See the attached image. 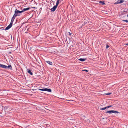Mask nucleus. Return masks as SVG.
Wrapping results in <instances>:
<instances>
[{
    "mask_svg": "<svg viewBox=\"0 0 128 128\" xmlns=\"http://www.w3.org/2000/svg\"><path fill=\"white\" fill-rule=\"evenodd\" d=\"M14 15L13 17L12 18V20L11 21V22L10 23V25L8 26L6 28L5 30H9L11 27H12L13 22H14V21L16 17Z\"/></svg>",
    "mask_w": 128,
    "mask_h": 128,
    "instance_id": "f257e3e1",
    "label": "nucleus"
},
{
    "mask_svg": "<svg viewBox=\"0 0 128 128\" xmlns=\"http://www.w3.org/2000/svg\"><path fill=\"white\" fill-rule=\"evenodd\" d=\"M59 2L60 0H57L56 5L50 10L52 12H54L56 10L58 5L59 4Z\"/></svg>",
    "mask_w": 128,
    "mask_h": 128,
    "instance_id": "f03ea898",
    "label": "nucleus"
},
{
    "mask_svg": "<svg viewBox=\"0 0 128 128\" xmlns=\"http://www.w3.org/2000/svg\"><path fill=\"white\" fill-rule=\"evenodd\" d=\"M15 14L14 15L16 17L17 16H20V14L22 13V11H20L16 9L14 12Z\"/></svg>",
    "mask_w": 128,
    "mask_h": 128,
    "instance_id": "7ed1b4c3",
    "label": "nucleus"
},
{
    "mask_svg": "<svg viewBox=\"0 0 128 128\" xmlns=\"http://www.w3.org/2000/svg\"><path fill=\"white\" fill-rule=\"evenodd\" d=\"M0 67L4 68L7 69L8 68H10L12 70V67L11 65H9L8 66H7L5 65L2 64H0Z\"/></svg>",
    "mask_w": 128,
    "mask_h": 128,
    "instance_id": "20e7f679",
    "label": "nucleus"
},
{
    "mask_svg": "<svg viewBox=\"0 0 128 128\" xmlns=\"http://www.w3.org/2000/svg\"><path fill=\"white\" fill-rule=\"evenodd\" d=\"M124 0H118L114 4H116L122 3L124 1Z\"/></svg>",
    "mask_w": 128,
    "mask_h": 128,
    "instance_id": "39448f33",
    "label": "nucleus"
},
{
    "mask_svg": "<svg viewBox=\"0 0 128 128\" xmlns=\"http://www.w3.org/2000/svg\"><path fill=\"white\" fill-rule=\"evenodd\" d=\"M30 8H24L23 9V10H22V12H25L26 11L28 10H30Z\"/></svg>",
    "mask_w": 128,
    "mask_h": 128,
    "instance_id": "423d86ee",
    "label": "nucleus"
},
{
    "mask_svg": "<svg viewBox=\"0 0 128 128\" xmlns=\"http://www.w3.org/2000/svg\"><path fill=\"white\" fill-rule=\"evenodd\" d=\"M45 91L51 92L52 90L50 89L45 88Z\"/></svg>",
    "mask_w": 128,
    "mask_h": 128,
    "instance_id": "0eeeda50",
    "label": "nucleus"
},
{
    "mask_svg": "<svg viewBox=\"0 0 128 128\" xmlns=\"http://www.w3.org/2000/svg\"><path fill=\"white\" fill-rule=\"evenodd\" d=\"M112 113H114V114H116V113H119V112L116 111H114V110H112Z\"/></svg>",
    "mask_w": 128,
    "mask_h": 128,
    "instance_id": "6e6552de",
    "label": "nucleus"
},
{
    "mask_svg": "<svg viewBox=\"0 0 128 128\" xmlns=\"http://www.w3.org/2000/svg\"><path fill=\"white\" fill-rule=\"evenodd\" d=\"M101 4V5H104L105 4L104 2L102 1H100L99 2Z\"/></svg>",
    "mask_w": 128,
    "mask_h": 128,
    "instance_id": "1a4fd4ad",
    "label": "nucleus"
},
{
    "mask_svg": "<svg viewBox=\"0 0 128 128\" xmlns=\"http://www.w3.org/2000/svg\"><path fill=\"white\" fill-rule=\"evenodd\" d=\"M28 73L30 74L31 75H32L33 74L32 73V71L30 70H28Z\"/></svg>",
    "mask_w": 128,
    "mask_h": 128,
    "instance_id": "9d476101",
    "label": "nucleus"
},
{
    "mask_svg": "<svg viewBox=\"0 0 128 128\" xmlns=\"http://www.w3.org/2000/svg\"><path fill=\"white\" fill-rule=\"evenodd\" d=\"M46 62L50 65H52V62L50 61H47Z\"/></svg>",
    "mask_w": 128,
    "mask_h": 128,
    "instance_id": "9b49d317",
    "label": "nucleus"
},
{
    "mask_svg": "<svg viewBox=\"0 0 128 128\" xmlns=\"http://www.w3.org/2000/svg\"><path fill=\"white\" fill-rule=\"evenodd\" d=\"M78 60L82 62H84L86 60L83 58H80Z\"/></svg>",
    "mask_w": 128,
    "mask_h": 128,
    "instance_id": "f8f14e48",
    "label": "nucleus"
},
{
    "mask_svg": "<svg viewBox=\"0 0 128 128\" xmlns=\"http://www.w3.org/2000/svg\"><path fill=\"white\" fill-rule=\"evenodd\" d=\"M112 110L110 111H108L106 112V113H109L110 114H112Z\"/></svg>",
    "mask_w": 128,
    "mask_h": 128,
    "instance_id": "ddd939ff",
    "label": "nucleus"
},
{
    "mask_svg": "<svg viewBox=\"0 0 128 128\" xmlns=\"http://www.w3.org/2000/svg\"><path fill=\"white\" fill-rule=\"evenodd\" d=\"M45 88H43L42 89H40L39 90L42 91H45Z\"/></svg>",
    "mask_w": 128,
    "mask_h": 128,
    "instance_id": "4468645a",
    "label": "nucleus"
},
{
    "mask_svg": "<svg viewBox=\"0 0 128 128\" xmlns=\"http://www.w3.org/2000/svg\"><path fill=\"white\" fill-rule=\"evenodd\" d=\"M109 47V46L107 44H106V49L108 48Z\"/></svg>",
    "mask_w": 128,
    "mask_h": 128,
    "instance_id": "2eb2a0df",
    "label": "nucleus"
},
{
    "mask_svg": "<svg viewBox=\"0 0 128 128\" xmlns=\"http://www.w3.org/2000/svg\"><path fill=\"white\" fill-rule=\"evenodd\" d=\"M123 21L126 22L127 23L128 22V20H123Z\"/></svg>",
    "mask_w": 128,
    "mask_h": 128,
    "instance_id": "dca6fc26",
    "label": "nucleus"
},
{
    "mask_svg": "<svg viewBox=\"0 0 128 128\" xmlns=\"http://www.w3.org/2000/svg\"><path fill=\"white\" fill-rule=\"evenodd\" d=\"M111 94H112V93H107V94H106L107 95H110Z\"/></svg>",
    "mask_w": 128,
    "mask_h": 128,
    "instance_id": "f3484780",
    "label": "nucleus"
},
{
    "mask_svg": "<svg viewBox=\"0 0 128 128\" xmlns=\"http://www.w3.org/2000/svg\"><path fill=\"white\" fill-rule=\"evenodd\" d=\"M83 71H85V72H88V70H83Z\"/></svg>",
    "mask_w": 128,
    "mask_h": 128,
    "instance_id": "a211bd4d",
    "label": "nucleus"
},
{
    "mask_svg": "<svg viewBox=\"0 0 128 128\" xmlns=\"http://www.w3.org/2000/svg\"><path fill=\"white\" fill-rule=\"evenodd\" d=\"M101 110H104V108H101L100 109Z\"/></svg>",
    "mask_w": 128,
    "mask_h": 128,
    "instance_id": "6ab92c4d",
    "label": "nucleus"
},
{
    "mask_svg": "<svg viewBox=\"0 0 128 128\" xmlns=\"http://www.w3.org/2000/svg\"><path fill=\"white\" fill-rule=\"evenodd\" d=\"M106 107L107 108H110V106H107Z\"/></svg>",
    "mask_w": 128,
    "mask_h": 128,
    "instance_id": "aec40b11",
    "label": "nucleus"
},
{
    "mask_svg": "<svg viewBox=\"0 0 128 128\" xmlns=\"http://www.w3.org/2000/svg\"><path fill=\"white\" fill-rule=\"evenodd\" d=\"M69 35L70 36H71L72 35V33H70V32H69Z\"/></svg>",
    "mask_w": 128,
    "mask_h": 128,
    "instance_id": "412c9836",
    "label": "nucleus"
},
{
    "mask_svg": "<svg viewBox=\"0 0 128 128\" xmlns=\"http://www.w3.org/2000/svg\"><path fill=\"white\" fill-rule=\"evenodd\" d=\"M104 108V110L107 109L106 108V107Z\"/></svg>",
    "mask_w": 128,
    "mask_h": 128,
    "instance_id": "4be33fe9",
    "label": "nucleus"
},
{
    "mask_svg": "<svg viewBox=\"0 0 128 128\" xmlns=\"http://www.w3.org/2000/svg\"><path fill=\"white\" fill-rule=\"evenodd\" d=\"M126 46H128V43H127L126 44Z\"/></svg>",
    "mask_w": 128,
    "mask_h": 128,
    "instance_id": "5701e85b",
    "label": "nucleus"
},
{
    "mask_svg": "<svg viewBox=\"0 0 128 128\" xmlns=\"http://www.w3.org/2000/svg\"><path fill=\"white\" fill-rule=\"evenodd\" d=\"M110 106V108L112 106Z\"/></svg>",
    "mask_w": 128,
    "mask_h": 128,
    "instance_id": "b1692460",
    "label": "nucleus"
},
{
    "mask_svg": "<svg viewBox=\"0 0 128 128\" xmlns=\"http://www.w3.org/2000/svg\"><path fill=\"white\" fill-rule=\"evenodd\" d=\"M127 17H128V14L127 15Z\"/></svg>",
    "mask_w": 128,
    "mask_h": 128,
    "instance_id": "393cba45",
    "label": "nucleus"
}]
</instances>
